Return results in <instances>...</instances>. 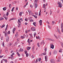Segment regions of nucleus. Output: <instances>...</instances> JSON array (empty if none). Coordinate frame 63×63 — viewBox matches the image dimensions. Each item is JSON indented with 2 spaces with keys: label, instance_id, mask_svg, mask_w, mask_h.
<instances>
[{
  "label": "nucleus",
  "instance_id": "f257e3e1",
  "mask_svg": "<svg viewBox=\"0 0 63 63\" xmlns=\"http://www.w3.org/2000/svg\"><path fill=\"white\" fill-rule=\"evenodd\" d=\"M57 4L59 5L58 6L59 7H60V8H62V4H61V3L59 2H58Z\"/></svg>",
  "mask_w": 63,
  "mask_h": 63
},
{
  "label": "nucleus",
  "instance_id": "f03ea898",
  "mask_svg": "<svg viewBox=\"0 0 63 63\" xmlns=\"http://www.w3.org/2000/svg\"><path fill=\"white\" fill-rule=\"evenodd\" d=\"M50 61L51 63H55V60L53 59H51L50 60Z\"/></svg>",
  "mask_w": 63,
  "mask_h": 63
},
{
  "label": "nucleus",
  "instance_id": "7ed1b4c3",
  "mask_svg": "<svg viewBox=\"0 0 63 63\" xmlns=\"http://www.w3.org/2000/svg\"><path fill=\"white\" fill-rule=\"evenodd\" d=\"M35 29L36 28L35 27H32L31 28V30L32 31H36V30H35Z\"/></svg>",
  "mask_w": 63,
  "mask_h": 63
},
{
  "label": "nucleus",
  "instance_id": "20e7f679",
  "mask_svg": "<svg viewBox=\"0 0 63 63\" xmlns=\"http://www.w3.org/2000/svg\"><path fill=\"white\" fill-rule=\"evenodd\" d=\"M57 52L56 50H54V52H53V53L54 55H55L57 54Z\"/></svg>",
  "mask_w": 63,
  "mask_h": 63
},
{
  "label": "nucleus",
  "instance_id": "39448f33",
  "mask_svg": "<svg viewBox=\"0 0 63 63\" xmlns=\"http://www.w3.org/2000/svg\"><path fill=\"white\" fill-rule=\"evenodd\" d=\"M50 46L51 48H52V49L54 48V45H53L51 44L50 45Z\"/></svg>",
  "mask_w": 63,
  "mask_h": 63
},
{
  "label": "nucleus",
  "instance_id": "423d86ee",
  "mask_svg": "<svg viewBox=\"0 0 63 63\" xmlns=\"http://www.w3.org/2000/svg\"><path fill=\"white\" fill-rule=\"evenodd\" d=\"M6 40L7 42H8L9 40V36H8V37H7Z\"/></svg>",
  "mask_w": 63,
  "mask_h": 63
},
{
  "label": "nucleus",
  "instance_id": "0eeeda50",
  "mask_svg": "<svg viewBox=\"0 0 63 63\" xmlns=\"http://www.w3.org/2000/svg\"><path fill=\"white\" fill-rule=\"evenodd\" d=\"M39 24L40 25H42V20H40L39 21Z\"/></svg>",
  "mask_w": 63,
  "mask_h": 63
},
{
  "label": "nucleus",
  "instance_id": "6e6552de",
  "mask_svg": "<svg viewBox=\"0 0 63 63\" xmlns=\"http://www.w3.org/2000/svg\"><path fill=\"white\" fill-rule=\"evenodd\" d=\"M36 38L37 39H39V40H41V38L39 36L38 37H37L36 36Z\"/></svg>",
  "mask_w": 63,
  "mask_h": 63
},
{
  "label": "nucleus",
  "instance_id": "1a4fd4ad",
  "mask_svg": "<svg viewBox=\"0 0 63 63\" xmlns=\"http://www.w3.org/2000/svg\"><path fill=\"white\" fill-rule=\"evenodd\" d=\"M18 25H21V22H20V21L18 20Z\"/></svg>",
  "mask_w": 63,
  "mask_h": 63
},
{
  "label": "nucleus",
  "instance_id": "9d476101",
  "mask_svg": "<svg viewBox=\"0 0 63 63\" xmlns=\"http://www.w3.org/2000/svg\"><path fill=\"white\" fill-rule=\"evenodd\" d=\"M58 32L60 34H61V32H60V30L59 29H58Z\"/></svg>",
  "mask_w": 63,
  "mask_h": 63
},
{
  "label": "nucleus",
  "instance_id": "9b49d317",
  "mask_svg": "<svg viewBox=\"0 0 63 63\" xmlns=\"http://www.w3.org/2000/svg\"><path fill=\"white\" fill-rule=\"evenodd\" d=\"M19 51H23V49L22 48H20V49Z\"/></svg>",
  "mask_w": 63,
  "mask_h": 63
},
{
  "label": "nucleus",
  "instance_id": "f8f14e48",
  "mask_svg": "<svg viewBox=\"0 0 63 63\" xmlns=\"http://www.w3.org/2000/svg\"><path fill=\"white\" fill-rule=\"evenodd\" d=\"M35 9L37 8L38 7V5L36 4H35Z\"/></svg>",
  "mask_w": 63,
  "mask_h": 63
},
{
  "label": "nucleus",
  "instance_id": "ddd939ff",
  "mask_svg": "<svg viewBox=\"0 0 63 63\" xmlns=\"http://www.w3.org/2000/svg\"><path fill=\"white\" fill-rule=\"evenodd\" d=\"M45 61H47V56H45Z\"/></svg>",
  "mask_w": 63,
  "mask_h": 63
},
{
  "label": "nucleus",
  "instance_id": "4468645a",
  "mask_svg": "<svg viewBox=\"0 0 63 63\" xmlns=\"http://www.w3.org/2000/svg\"><path fill=\"white\" fill-rule=\"evenodd\" d=\"M5 26V25L3 24L1 27V28H3V27H4Z\"/></svg>",
  "mask_w": 63,
  "mask_h": 63
},
{
  "label": "nucleus",
  "instance_id": "2eb2a0df",
  "mask_svg": "<svg viewBox=\"0 0 63 63\" xmlns=\"http://www.w3.org/2000/svg\"><path fill=\"white\" fill-rule=\"evenodd\" d=\"M30 48H31V47H27V50H29Z\"/></svg>",
  "mask_w": 63,
  "mask_h": 63
},
{
  "label": "nucleus",
  "instance_id": "dca6fc26",
  "mask_svg": "<svg viewBox=\"0 0 63 63\" xmlns=\"http://www.w3.org/2000/svg\"><path fill=\"white\" fill-rule=\"evenodd\" d=\"M6 9L7 8H6V7H5L3 8V11H6Z\"/></svg>",
  "mask_w": 63,
  "mask_h": 63
},
{
  "label": "nucleus",
  "instance_id": "f3484780",
  "mask_svg": "<svg viewBox=\"0 0 63 63\" xmlns=\"http://www.w3.org/2000/svg\"><path fill=\"white\" fill-rule=\"evenodd\" d=\"M8 25H7L5 29V31H6L7 30V29H8Z\"/></svg>",
  "mask_w": 63,
  "mask_h": 63
},
{
  "label": "nucleus",
  "instance_id": "a211bd4d",
  "mask_svg": "<svg viewBox=\"0 0 63 63\" xmlns=\"http://www.w3.org/2000/svg\"><path fill=\"white\" fill-rule=\"evenodd\" d=\"M5 34V37H6L7 36V35H7V32H5L4 33Z\"/></svg>",
  "mask_w": 63,
  "mask_h": 63
},
{
  "label": "nucleus",
  "instance_id": "6ab92c4d",
  "mask_svg": "<svg viewBox=\"0 0 63 63\" xmlns=\"http://www.w3.org/2000/svg\"><path fill=\"white\" fill-rule=\"evenodd\" d=\"M49 41H53L54 40L53 39H52L51 38H49Z\"/></svg>",
  "mask_w": 63,
  "mask_h": 63
},
{
  "label": "nucleus",
  "instance_id": "aec40b11",
  "mask_svg": "<svg viewBox=\"0 0 63 63\" xmlns=\"http://www.w3.org/2000/svg\"><path fill=\"white\" fill-rule=\"evenodd\" d=\"M16 54H17L18 56L19 57L20 56V55L18 53V52H17Z\"/></svg>",
  "mask_w": 63,
  "mask_h": 63
},
{
  "label": "nucleus",
  "instance_id": "412c9836",
  "mask_svg": "<svg viewBox=\"0 0 63 63\" xmlns=\"http://www.w3.org/2000/svg\"><path fill=\"white\" fill-rule=\"evenodd\" d=\"M30 36H31L30 37L31 39H32L33 38V36H32V34H30Z\"/></svg>",
  "mask_w": 63,
  "mask_h": 63
},
{
  "label": "nucleus",
  "instance_id": "4be33fe9",
  "mask_svg": "<svg viewBox=\"0 0 63 63\" xmlns=\"http://www.w3.org/2000/svg\"><path fill=\"white\" fill-rule=\"evenodd\" d=\"M62 49H60L59 51L60 52H62Z\"/></svg>",
  "mask_w": 63,
  "mask_h": 63
},
{
  "label": "nucleus",
  "instance_id": "5701e85b",
  "mask_svg": "<svg viewBox=\"0 0 63 63\" xmlns=\"http://www.w3.org/2000/svg\"><path fill=\"white\" fill-rule=\"evenodd\" d=\"M63 28V24L62 23L61 24V28Z\"/></svg>",
  "mask_w": 63,
  "mask_h": 63
},
{
  "label": "nucleus",
  "instance_id": "b1692460",
  "mask_svg": "<svg viewBox=\"0 0 63 63\" xmlns=\"http://www.w3.org/2000/svg\"><path fill=\"white\" fill-rule=\"evenodd\" d=\"M43 8H46V5L45 4H43Z\"/></svg>",
  "mask_w": 63,
  "mask_h": 63
},
{
  "label": "nucleus",
  "instance_id": "393cba45",
  "mask_svg": "<svg viewBox=\"0 0 63 63\" xmlns=\"http://www.w3.org/2000/svg\"><path fill=\"white\" fill-rule=\"evenodd\" d=\"M33 25H34V26H35V24H36V23L34 22L33 23Z\"/></svg>",
  "mask_w": 63,
  "mask_h": 63
},
{
  "label": "nucleus",
  "instance_id": "a878e982",
  "mask_svg": "<svg viewBox=\"0 0 63 63\" xmlns=\"http://www.w3.org/2000/svg\"><path fill=\"white\" fill-rule=\"evenodd\" d=\"M18 34L17 33L15 35V36L16 37V38H17V37L18 36Z\"/></svg>",
  "mask_w": 63,
  "mask_h": 63
},
{
  "label": "nucleus",
  "instance_id": "bb28decb",
  "mask_svg": "<svg viewBox=\"0 0 63 63\" xmlns=\"http://www.w3.org/2000/svg\"><path fill=\"white\" fill-rule=\"evenodd\" d=\"M3 17H6V14H4V15H3Z\"/></svg>",
  "mask_w": 63,
  "mask_h": 63
},
{
  "label": "nucleus",
  "instance_id": "cd10ccee",
  "mask_svg": "<svg viewBox=\"0 0 63 63\" xmlns=\"http://www.w3.org/2000/svg\"><path fill=\"white\" fill-rule=\"evenodd\" d=\"M22 15V12H20L19 14V16H21Z\"/></svg>",
  "mask_w": 63,
  "mask_h": 63
},
{
  "label": "nucleus",
  "instance_id": "c85d7f7f",
  "mask_svg": "<svg viewBox=\"0 0 63 63\" xmlns=\"http://www.w3.org/2000/svg\"><path fill=\"white\" fill-rule=\"evenodd\" d=\"M21 39H24V37L23 36H21Z\"/></svg>",
  "mask_w": 63,
  "mask_h": 63
},
{
  "label": "nucleus",
  "instance_id": "c756f323",
  "mask_svg": "<svg viewBox=\"0 0 63 63\" xmlns=\"http://www.w3.org/2000/svg\"><path fill=\"white\" fill-rule=\"evenodd\" d=\"M30 14H31V15H33L34 13H33L32 12H30Z\"/></svg>",
  "mask_w": 63,
  "mask_h": 63
},
{
  "label": "nucleus",
  "instance_id": "7c9ffc66",
  "mask_svg": "<svg viewBox=\"0 0 63 63\" xmlns=\"http://www.w3.org/2000/svg\"><path fill=\"white\" fill-rule=\"evenodd\" d=\"M35 14L36 16H38V14L37 13H35Z\"/></svg>",
  "mask_w": 63,
  "mask_h": 63
},
{
  "label": "nucleus",
  "instance_id": "2f4dec72",
  "mask_svg": "<svg viewBox=\"0 0 63 63\" xmlns=\"http://www.w3.org/2000/svg\"><path fill=\"white\" fill-rule=\"evenodd\" d=\"M38 61L40 62L41 60V58H39L38 59Z\"/></svg>",
  "mask_w": 63,
  "mask_h": 63
},
{
  "label": "nucleus",
  "instance_id": "473e14b6",
  "mask_svg": "<svg viewBox=\"0 0 63 63\" xmlns=\"http://www.w3.org/2000/svg\"><path fill=\"white\" fill-rule=\"evenodd\" d=\"M9 15V12H7L6 13V15L7 16Z\"/></svg>",
  "mask_w": 63,
  "mask_h": 63
},
{
  "label": "nucleus",
  "instance_id": "72a5a7b5",
  "mask_svg": "<svg viewBox=\"0 0 63 63\" xmlns=\"http://www.w3.org/2000/svg\"><path fill=\"white\" fill-rule=\"evenodd\" d=\"M55 22H54V21H52V25H53V24H54Z\"/></svg>",
  "mask_w": 63,
  "mask_h": 63
},
{
  "label": "nucleus",
  "instance_id": "f704fd0d",
  "mask_svg": "<svg viewBox=\"0 0 63 63\" xmlns=\"http://www.w3.org/2000/svg\"><path fill=\"white\" fill-rule=\"evenodd\" d=\"M3 61H4L5 62H7V61L6 60H5V59H3Z\"/></svg>",
  "mask_w": 63,
  "mask_h": 63
},
{
  "label": "nucleus",
  "instance_id": "c9c22d12",
  "mask_svg": "<svg viewBox=\"0 0 63 63\" xmlns=\"http://www.w3.org/2000/svg\"><path fill=\"white\" fill-rule=\"evenodd\" d=\"M19 20H20L21 21H23V19H22V18H20L19 19Z\"/></svg>",
  "mask_w": 63,
  "mask_h": 63
},
{
  "label": "nucleus",
  "instance_id": "e433bc0d",
  "mask_svg": "<svg viewBox=\"0 0 63 63\" xmlns=\"http://www.w3.org/2000/svg\"><path fill=\"white\" fill-rule=\"evenodd\" d=\"M26 56L27 57H28V53H27L26 54Z\"/></svg>",
  "mask_w": 63,
  "mask_h": 63
},
{
  "label": "nucleus",
  "instance_id": "4c0bfd02",
  "mask_svg": "<svg viewBox=\"0 0 63 63\" xmlns=\"http://www.w3.org/2000/svg\"><path fill=\"white\" fill-rule=\"evenodd\" d=\"M48 27L50 29H51V27H50V26H49L48 25Z\"/></svg>",
  "mask_w": 63,
  "mask_h": 63
},
{
  "label": "nucleus",
  "instance_id": "58836bf2",
  "mask_svg": "<svg viewBox=\"0 0 63 63\" xmlns=\"http://www.w3.org/2000/svg\"><path fill=\"white\" fill-rule=\"evenodd\" d=\"M37 46H38V47H39L40 46V45H39V43H38L37 44Z\"/></svg>",
  "mask_w": 63,
  "mask_h": 63
},
{
  "label": "nucleus",
  "instance_id": "ea45409f",
  "mask_svg": "<svg viewBox=\"0 0 63 63\" xmlns=\"http://www.w3.org/2000/svg\"><path fill=\"white\" fill-rule=\"evenodd\" d=\"M43 43H44V40L42 41V42L40 43V45H42Z\"/></svg>",
  "mask_w": 63,
  "mask_h": 63
},
{
  "label": "nucleus",
  "instance_id": "a19ab883",
  "mask_svg": "<svg viewBox=\"0 0 63 63\" xmlns=\"http://www.w3.org/2000/svg\"><path fill=\"white\" fill-rule=\"evenodd\" d=\"M29 41V39H28V43H29V44H30V42Z\"/></svg>",
  "mask_w": 63,
  "mask_h": 63
},
{
  "label": "nucleus",
  "instance_id": "79ce46f5",
  "mask_svg": "<svg viewBox=\"0 0 63 63\" xmlns=\"http://www.w3.org/2000/svg\"><path fill=\"white\" fill-rule=\"evenodd\" d=\"M25 21H28V19H27V18H26L25 19Z\"/></svg>",
  "mask_w": 63,
  "mask_h": 63
},
{
  "label": "nucleus",
  "instance_id": "37998d69",
  "mask_svg": "<svg viewBox=\"0 0 63 63\" xmlns=\"http://www.w3.org/2000/svg\"><path fill=\"white\" fill-rule=\"evenodd\" d=\"M61 32L63 33V28H61Z\"/></svg>",
  "mask_w": 63,
  "mask_h": 63
},
{
  "label": "nucleus",
  "instance_id": "c03bdc74",
  "mask_svg": "<svg viewBox=\"0 0 63 63\" xmlns=\"http://www.w3.org/2000/svg\"><path fill=\"white\" fill-rule=\"evenodd\" d=\"M19 40V38H17V42H18Z\"/></svg>",
  "mask_w": 63,
  "mask_h": 63
},
{
  "label": "nucleus",
  "instance_id": "a18cd8bd",
  "mask_svg": "<svg viewBox=\"0 0 63 63\" xmlns=\"http://www.w3.org/2000/svg\"><path fill=\"white\" fill-rule=\"evenodd\" d=\"M15 30H16V28H14V29H13V31H15Z\"/></svg>",
  "mask_w": 63,
  "mask_h": 63
},
{
  "label": "nucleus",
  "instance_id": "49530a36",
  "mask_svg": "<svg viewBox=\"0 0 63 63\" xmlns=\"http://www.w3.org/2000/svg\"><path fill=\"white\" fill-rule=\"evenodd\" d=\"M34 17H35V18H37V16L35 15H34Z\"/></svg>",
  "mask_w": 63,
  "mask_h": 63
},
{
  "label": "nucleus",
  "instance_id": "de8ad7c7",
  "mask_svg": "<svg viewBox=\"0 0 63 63\" xmlns=\"http://www.w3.org/2000/svg\"><path fill=\"white\" fill-rule=\"evenodd\" d=\"M8 34H10V31H9L7 32Z\"/></svg>",
  "mask_w": 63,
  "mask_h": 63
},
{
  "label": "nucleus",
  "instance_id": "09e8293b",
  "mask_svg": "<svg viewBox=\"0 0 63 63\" xmlns=\"http://www.w3.org/2000/svg\"><path fill=\"white\" fill-rule=\"evenodd\" d=\"M28 12L29 13V14H30V10H28Z\"/></svg>",
  "mask_w": 63,
  "mask_h": 63
},
{
  "label": "nucleus",
  "instance_id": "8fccbe9b",
  "mask_svg": "<svg viewBox=\"0 0 63 63\" xmlns=\"http://www.w3.org/2000/svg\"><path fill=\"white\" fill-rule=\"evenodd\" d=\"M46 40H48V41H49V38H46Z\"/></svg>",
  "mask_w": 63,
  "mask_h": 63
},
{
  "label": "nucleus",
  "instance_id": "3c124183",
  "mask_svg": "<svg viewBox=\"0 0 63 63\" xmlns=\"http://www.w3.org/2000/svg\"><path fill=\"white\" fill-rule=\"evenodd\" d=\"M44 54V55H46V54H47V53H46V52H45L44 53H43Z\"/></svg>",
  "mask_w": 63,
  "mask_h": 63
},
{
  "label": "nucleus",
  "instance_id": "603ef678",
  "mask_svg": "<svg viewBox=\"0 0 63 63\" xmlns=\"http://www.w3.org/2000/svg\"><path fill=\"white\" fill-rule=\"evenodd\" d=\"M30 22H33V20H30Z\"/></svg>",
  "mask_w": 63,
  "mask_h": 63
},
{
  "label": "nucleus",
  "instance_id": "864d4df0",
  "mask_svg": "<svg viewBox=\"0 0 63 63\" xmlns=\"http://www.w3.org/2000/svg\"><path fill=\"white\" fill-rule=\"evenodd\" d=\"M2 45H3V47H4V46H4V42H3Z\"/></svg>",
  "mask_w": 63,
  "mask_h": 63
},
{
  "label": "nucleus",
  "instance_id": "5fc2aeb1",
  "mask_svg": "<svg viewBox=\"0 0 63 63\" xmlns=\"http://www.w3.org/2000/svg\"><path fill=\"white\" fill-rule=\"evenodd\" d=\"M16 11H17V10H18V7H16Z\"/></svg>",
  "mask_w": 63,
  "mask_h": 63
},
{
  "label": "nucleus",
  "instance_id": "6e6d98bb",
  "mask_svg": "<svg viewBox=\"0 0 63 63\" xmlns=\"http://www.w3.org/2000/svg\"><path fill=\"white\" fill-rule=\"evenodd\" d=\"M25 52L26 54H27V51H25Z\"/></svg>",
  "mask_w": 63,
  "mask_h": 63
},
{
  "label": "nucleus",
  "instance_id": "4d7b16f0",
  "mask_svg": "<svg viewBox=\"0 0 63 63\" xmlns=\"http://www.w3.org/2000/svg\"><path fill=\"white\" fill-rule=\"evenodd\" d=\"M58 59H61V57L59 56L58 57Z\"/></svg>",
  "mask_w": 63,
  "mask_h": 63
},
{
  "label": "nucleus",
  "instance_id": "13d9d810",
  "mask_svg": "<svg viewBox=\"0 0 63 63\" xmlns=\"http://www.w3.org/2000/svg\"><path fill=\"white\" fill-rule=\"evenodd\" d=\"M3 57V56H0V58H2Z\"/></svg>",
  "mask_w": 63,
  "mask_h": 63
},
{
  "label": "nucleus",
  "instance_id": "bf43d9fd",
  "mask_svg": "<svg viewBox=\"0 0 63 63\" xmlns=\"http://www.w3.org/2000/svg\"><path fill=\"white\" fill-rule=\"evenodd\" d=\"M36 63H37V62H38V58H37L36 60Z\"/></svg>",
  "mask_w": 63,
  "mask_h": 63
},
{
  "label": "nucleus",
  "instance_id": "052dcab7",
  "mask_svg": "<svg viewBox=\"0 0 63 63\" xmlns=\"http://www.w3.org/2000/svg\"><path fill=\"white\" fill-rule=\"evenodd\" d=\"M26 33H28V32H27V30H26L25 31Z\"/></svg>",
  "mask_w": 63,
  "mask_h": 63
},
{
  "label": "nucleus",
  "instance_id": "680f3d73",
  "mask_svg": "<svg viewBox=\"0 0 63 63\" xmlns=\"http://www.w3.org/2000/svg\"><path fill=\"white\" fill-rule=\"evenodd\" d=\"M32 58H34V56L33 55H32Z\"/></svg>",
  "mask_w": 63,
  "mask_h": 63
},
{
  "label": "nucleus",
  "instance_id": "e2e57ef3",
  "mask_svg": "<svg viewBox=\"0 0 63 63\" xmlns=\"http://www.w3.org/2000/svg\"><path fill=\"white\" fill-rule=\"evenodd\" d=\"M17 44V42H16L15 44V45H16Z\"/></svg>",
  "mask_w": 63,
  "mask_h": 63
},
{
  "label": "nucleus",
  "instance_id": "0e129e2a",
  "mask_svg": "<svg viewBox=\"0 0 63 63\" xmlns=\"http://www.w3.org/2000/svg\"><path fill=\"white\" fill-rule=\"evenodd\" d=\"M4 18H5L6 20H7V18L6 17H4Z\"/></svg>",
  "mask_w": 63,
  "mask_h": 63
},
{
  "label": "nucleus",
  "instance_id": "69168bd1",
  "mask_svg": "<svg viewBox=\"0 0 63 63\" xmlns=\"http://www.w3.org/2000/svg\"><path fill=\"white\" fill-rule=\"evenodd\" d=\"M35 1L37 3V2H38V0H35Z\"/></svg>",
  "mask_w": 63,
  "mask_h": 63
},
{
  "label": "nucleus",
  "instance_id": "338daca9",
  "mask_svg": "<svg viewBox=\"0 0 63 63\" xmlns=\"http://www.w3.org/2000/svg\"><path fill=\"white\" fill-rule=\"evenodd\" d=\"M3 39V37H2L1 38V40H2Z\"/></svg>",
  "mask_w": 63,
  "mask_h": 63
},
{
  "label": "nucleus",
  "instance_id": "774afa93",
  "mask_svg": "<svg viewBox=\"0 0 63 63\" xmlns=\"http://www.w3.org/2000/svg\"><path fill=\"white\" fill-rule=\"evenodd\" d=\"M45 51H47V48H45Z\"/></svg>",
  "mask_w": 63,
  "mask_h": 63
}]
</instances>
